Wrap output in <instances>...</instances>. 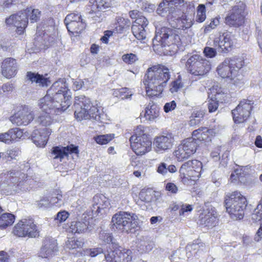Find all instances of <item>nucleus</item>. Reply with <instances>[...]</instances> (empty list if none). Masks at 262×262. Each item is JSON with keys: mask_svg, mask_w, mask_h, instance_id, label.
<instances>
[{"mask_svg": "<svg viewBox=\"0 0 262 262\" xmlns=\"http://www.w3.org/2000/svg\"><path fill=\"white\" fill-rule=\"evenodd\" d=\"M93 202L98 206L97 208L99 207L101 210L107 208L110 205L108 199L102 194L95 195L93 198Z\"/></svg>", "mask_w": 262, "mask_h": 262, "instance_id": "nucleus-32", "label": "nucleus"}, {"mask_svg": "<svg viewBox=\"0 0 262 262\" xmlns=\"http://www.w3.org/2000/svg\"><path fill=\"white\" fill-rule=\"evenodd\" d=\"M183 86V84L181 82L180 76H179L176 80L170 83L169 91L171 93H176L182 88Z\"/></svg>", "mask_w": 262, "mask_h": 262, "instance_id": "nucleus-47", "label": "nucleus"}, {"mask_svg": "<svg viewBox=\"0 0 262 262\" xmlns=\"http://www.w3.org/2000/svg\"><path fill=\"white\" fill-rule=\"evenodd\" d=\"M211 130L206 127H201L194 130L192 133V137H190L199 144L203 141L209 139V134Z\"/></svg>", "mask_w": 262, "mask_h": 262, "instance_id": "nucleus-26", "label": "nucleus"}, {"mask_svg": "<svg viewBox=\"0 0 262 262\" xmlns=\"http://www.w3.org/2000/svg\"><path fill=\"white\" fill-rule=\"evenodd\" d=\"M165 188L166 190L172 193H176L178 190L177 186L172 183H167Z\"/></svg>", "mask_w": 262, "mask_h": 262, "instance_id": "nucleus-63", "label": "nucleus"}, {"mask_svg": "<svg viewBox=\"0 0 262 262\" xmlns=\"http://www.w3.org/2000/svg\"><path fill=\"white\" fill-rule=\"evenodd\" d=\"M83 245V243L82 242L77 239H71V241H69L68 243L67 244V246L69 249L80 248L82 247Z\"/></svg>", "mask_w": 262, "mask_h": 262, "instance_id": "nucleus-56", "label": "nucleus"}, {"mask_svg": "<svg viewBox=\"0 0 262 262\" xmlns=\"http://www.w3.org/2000/svg\"><path fill=\"white\" fill-rule=\"evenodd\" d=\"M112 223L113 229L128 233L137 227L138 217L134 213L120 211L113 216Z\"/></svg>", "mask_w": 262, "mask_h": 262, "instance_id": "nucleus-4", "label": "nucleus"}, {"mask_svg": "<svg viewBox=\"0 0 262 262\" xmlns=\"http://www.w3.org/2000/svg\"><path fill=\"white\" fill-rule=\"evenodd\" d=\"M204 55L208 58H213L216 55V50L213 48L206 47L203 50Z\"/></svg>", "mask_w": 262, "mask_h": 262, "instance_id": "nucleus-55", "label": "nucleus"}, {"mask_svg": "<svg viewBox=\"0 0 262 262\" xmlns=\"http://www.w3.org/2000/svg\"><path fill=\"white\" fill-rule=\"evenodd\" d=\"M219 104L217 101L211 100L208 103V110L210 113L215 112L218 108Z\"/></svg>", "mask_w": 262, "mask_h": 262, "instance_id": "nucleus-64", "label": "nucleus"}, {"mask_svg": "<svg viewBox=\"0 0 262 262\" xmlns=\"http://www.w3.org/2000/svg\"><path fill=\"white\" fill-rule=\"evenodd\" d=\"M169 9L168 4L166 2H163L159 5V6L157 9V13L161 16H164Z\"/></svg>", "mask_w": 262, "mask_h": 262, "instance_id": "nucleus-54", "label": "nucleus"}, {"mask_svg": "<svg viewBox=\"0 0 262 262\" xmlns=\"http://www.w3.org/2000/svg\"><path fill=\"white\" fill-rule=\"evenodd\" d=\"M99 239L103 243H112L115 247L117 246L118 244L113 238L112 233H110L105 230H101L99 234Z\"/></svg>", "mask_w": 262, "mask_h": 262, "instance_id": "nucleus-34", "label": "nucleus"}, {"mask_svg": "<svg viewBox=\"0 0 262 262\" xmlns=\"http://www.w3.org/2000/svg\"><path fill=\"white\" fill-rule=\"evenodd\" d=\"M174 138L171 133H164L157 136L154 140L153 145L157 151H165L170 149L173 144Z\"/></svg>", "mask_w": 262, "mask_h": 262, "instance_id": "nucleus-20", "label": "nucleus"}, {"mask_svg": "<svg viewBox=\"0 0 262 262\" xmlns=\"http://www.w3.org/2000/svg\"><path fill=\"white\" fill-rule=\"evenodd\" d=\"M5 21L7 25L16 27L17 33L21 34L27 26V13H24V11L19 12L10 15Z\"/></svg>", "mask_w": 262, "mask_h": 262, "instance_id": "nucleus-18", "label": "nucleus"}, {"mask_svg": "<svg viewBox=\"0 0 262 262\" xmlns=\"http://www.w3.org/2000/svg\"><path fill=\"white\" fill-rule=\"evenodd\" d=\"M89 222L85 220L81 221H73L71 223L70 229L74 233H83L89 229Z\"/></svg>", "mask_w": 262, "mask_h": 262, "instance_id": "nucleus-29", "label": "nucleus"}, {"mask_svg": "<svg viewBox=\"0 0 262 262\" xmlns=\"http://www.w3.org/2000/svg\"><path fill=\"white\" fill-rule=\"evenodd\" d=\"M34 118V115L33 112L28 107L24 106L11 116L9 119L13 124L20 126L29 124Z\"/></svg>", "mask_w": 262, "mask_h": 262, "instance_id": "nucleus-14", "label": "nucleus"}, {"mask_svg": "<svg viewBox=\"0 0 262 262\" xmlns=\"http://www.w3.org/2000/svg\"><path fill=\"white\" fill-rule=\"evenodd\" d=\"M17 64L15 59L6 58L4 60L2 64V75L7 78L14 77L17 73Z\"/></svg>", "mask_w": 262, "mask_h": 262, "instance_id": "nucleus-25", "label": "nucleus"}, {"mask_svg": "<svg viewBox=\"0 0 262 262\" xmlns=\"http://www.w3.org/2000/svg\"><path fill=\"white\" fill-rule=\"evenodd\" d=\"M58 252L57 243L55 239L47 236L42 240V246L38 252V256L41 258H50Z\"/></svg>", "mask_w": 262, "mask_h": 262, "instance_id": "nucleus-15", "label": "nucleus"}, {"mask_svg": "<svg viewBox=\"0 0 262 262\" xmlns=\"http://www.w3.org/2000/svg\"><path fill=\"white\" fill-rule=\"evenodd\" d=\"M144 81L148 96H159L162 94L170 78L169 70L164 66L158 64L149 68Z\"/></svg>", "mask_w": 262, "mask_h": 262, "instance_id": "nucleus-2", "label": "nucleus"}, {"mask_svg": "<svg viewBox=\"0 0 262 262\" xmlns=\"http://www.w3.org/2000/svg\"><path fill=\"white\" fill-rule=\"evenodd\" d=\"M206 5L200 4L196 8V15L195 21L197 23H201L204 22L206 18Z\"/></svg>", "mask_w": 262, "mask_h": 262, "instance_id": "nucleus-40", "label": "nucleus"}, {"mask_svg": "<svg viewBox=\"0 0 262 262\" xmlns=\"http://www.w3.org/2000/svg\"><path fill=\"white\" fill-rule=\"evenodd\" d=\"M230 60V66L233 69L237 70V73L238 70L241 69L244 65V61L242 58L233 57L232 58H229Z\"/></svg>", "mask_w": 262, "mask_h": 262, "instance_id": "nucleus-42", "label": "nucleus"}, {"mask_svg": "<svg viewBox=\"0 0 262 262\" xmlns=\"http://www.w3.org/2000/svg\"><path fill=\"white\" fill-rule=\"evenodd\" d=\"M178 21L182 24L180 27L183 29L190 28L194 23V19L191 15L183 14Z\"/></svg>", "mask_w": 262, "mask_h": 262, "instance_id": "nucleus-39", "label": "nucleus"}, {"mask_svg": "<svg viewBox=\"0 0 262 262\" xmlns=\"http://www.w3.org/2000/svg\"><path fill=\"white\" fill-rule=\"evenodd\" d=\"M253 102L248 99L242 100L235 108L232 111L234 121L236 123L245 122L250 116Z\"/></svg>", "mask_w": 262, "mask_h": 262, "instance_id": "nucleus-10", "label": "nucleus"}, {"mask_svg": "<svg viewBox=\"0 0 262 262\" xmlns=\"http://www.w3.org/2000/svg\"><path fill=\"white\" fill-rule=\"evenodd\" d=\"M155 198V193L150 189L146 190H142L139 193V198L142 202L149 204L154 201Z\"/></svg>", "mask_w": 262, "mask_h": 262, "instance_id": "nucleus-35", "label": "nucleus"}, {"mask_svg": "<svg viewBox=\"0 0 262 262\" xmlns=\"http://www.w3.org/2000/svg\"><path fill=\"white\" fill-rule=\"evenodd\" d=\"M202 169V163L196 160L188 161L184 163L180 169V172L183 174V182L185 183L186 177L185 175L191 178L193 181L195 179L201 176V172Z\"/></svg>", "mask_w": 262, "mask_h": 262, "instance_id": "nucleus-12", "label": "nucleus"}, {"mask_svg": "<svg viewBox=\"0 0 262 262\" xmlns=\"http://www.w3.org/2000/svg\"><path fill=\"white\" fill-rule=\"evenodd\" d=\"M19 150L17 148L7 150L5 152H2V156L10 158L11 159H15L19 154Z\"/></svg>", "mask_w": 262, "mask_h": 262, "instance_id": "nucleus-53", "label": "nucleus"}, {"mask_svg": "<svg viewBox=\"0 0 262 262\" xmlns=\"http://www.w3.org/2000/svg\"><path fill=\"white\" fill-rule=\"evenodd\" d=\"M78 154V146L73 144L66 147L56 146L53 148L52 151L53 160L55 161L57 160L59 162H61L65 158L68 159L69 155H74L77 158Z\"/></svg>", "mask_w": 262, "mask_h": 262, "instance_id": "nucleus-16", "label": "nucleus"}, {"mask_svg": "<svg viewBox=\"0 0 262 262\" xmlns=\"http://www.w3.org/2000/svg\"><path fill=\"white\" fill-rule=\"evenodd\" d=\"M128 90L126 88H123L120 89L119 95L120 98H121V99L124 100L129 99L131 97L132 94L128 92Z\"/></svg>", "mask_w": 262, "mask_h": 262, "instance_id": "nucleus-59", "label": "nucleus"}, {"mask_svg": "<svg viewBox=\"0 0 262 262\" xmlns=\"http://www.w3.org/2000/svg\"><path fill=\"white\" fill-rule=\"evenodd\" d=\"M13 85L10 82L4 84L0 89V94L3 96H7L11 94L13 90Z\"/></svg>", "mask_w": 262, "mask_h": 262, "instance_id": "nucleus-50", "label": "nucleus"}, {"mask_svg": "<svg viewBox=\"0 0 262 262\" xmlns=\"http://www.w3.org/2000/svg\"><path fill=\"white\" fill-rule=\"evenodd\" d=\"M159 111L160 108L157 104L149 103L145 108L144 117L147 120H154L159 116Z\"/></svg>", "mask_w": 262, "mask_h": 262, "instance_id": "nucleus-28", "label": "nucleus"}, {"mask_svg": "<svg viewBox=\"0 0 262 262\" xmlns=\"http://www.w3.org/2000/svg\"><path fill=\"white\" fill-rule=\"evenodd\" d=\"M177 106V103L175 101L173 100L165 104L163 109L165 112L168 113L174 110Z\"/></svg>", "mask_w": 262, "mask_h": 262, "instance_id": "nucleus-58", "label": "nucleus"}, {"mask_svg": "<svg viewBox=\"0 0 262 262\" xmlns=\"http://www.w3.org/2000/svg\"><path fill=\"white\" fill-rule=\"evenodd\" d=\"M66 27L69 32L79 33L85 28V25L82 23L81 19L76 22L69 23Z\"/></svg>", "mask_w": 262, "mask_h": 262, "instance_id": "nucleus-33", "label": "nucleus"}, {"mask_svg": "<svg viewBox=\"0 0 262 262\" xmlns=\"http://www.w3.org/2000/svg\"><path fill=\"white\" fill-rule=\"evenodd\" d=\"M220 17L212 18L209 24L204 27V33H207L210 32L212 29H215L220 24Z\"/></svg>", "mask_w": 262, "mask_h": 262, "instance_id": "nucleus-49", "label": "nucleus"}, {"mask_svg": "<svg viewBox=\"0 0 262 262\" xmlns=\"http://www.w3.org/2000/svg\"><path fill=\"white\" fill-rule=\"evenodd\" d=\"M251 219L253 222H256L262 219V204H259L255 208L252 215Z\"/></svg>", "mask_w": 262, "mask_h": 262, "instance_id": "nucleus-45", "label": "nucleus"}, {"mask_svg": "<svg viewBox=\"0 0 262 262\" xmlns=\"http://www.w3.org/2000/svg\"><path fill=\"white\" fill-rule=\"evenodd\" d=\"M71 92L65 79H59L52 85L44 97L39 100V105L43 113L36 121L48 127L53 122L52 116L57 115L66 111L71 104Z\"/></svg>", "mask_w": 262, "mask_h": 262, "instance_id": "nucleus-1", "label": "nucleus"}, {"mask_svg": "<svg viewBox=\"0 0 262 262\" xmlns=\"http://www.w3.org/2000/svg\"><path fill=\"white\" fill-rule=\"evenodd\" d=\"M129 141L132 149L137 155H144L151 149V142L143 132L132 136Z\"/></svg>", "mask_w": 262, "mask_h": 262, "instance_id": "nucleus-8", "label": "nucleus"}, {"mask_svg": "<svg viewBox=\"0 0 262 262\" xmlns=\"http://www.w3.org/2000/svg\"><path fill=\"white\" fill-rule=\"evenodd\" d=\"M52 130L49 128L35 129L32 135L31 139L33 142L38 147H44L48 140Z\"/></svg>", "mask_w": 262, "mask_h": 262, "instance_id": "nucleus-24", "label": "nucleus"}, {"mask_svg": "<svg viewBox=\"0 0 262 262\" xmlns=\"http://www.w3.org/2000/svg\"><path fill=\"white\" fill-rule=\"evenodd\" d=\"M81 20V15L78 13H71L67 15L66 17L64 22L66 25L71 23L76 22Z\"/></svg>", "mask_w": 262, "mask_h": 262, "instance_id": "nucleus-52", "label": "nucleus"}, {"mask_svg": "<svg viewBox=\"0 0 262 262\" xmlns=\"http://www.w3.org/2000/svg\"><path fill=\"white\" fill-rule=\"evenodd\" d=\"M185 69L190 74L199 77L206 75L211 69V62L199 54H193L188 58Z\"/></svg>", "mask_w": 262, "mask_h": 262, "instance_id": "nucleus-5", "label": "nucleus"}, {"mask_svg": "<svg viewBox=\"0 0 262 262\" xmlns=\"http://www.w3.org/2000/svg\"><path fill=\"white\" fill-rule=\"evenodd\" d=\"M225 206L227 211L233 220H241L244 216V210L247 206V200L239 192L234 191L226 195Z\"/></svg>", "mask_w": 262, "mask_h": 262, "instance_id": "nucleus-3", "label": "nucleus"}, {"mask_svg": "<svg viewBox=\"0 0 262 262\" xmlns=\"http://www.w3.org/2000/svg\"><path fill=\"white\" fill-rule=\"evenodd\" d=\"M36 205L39 208H48L51 206L50 202L47 198H43L37 202Z\"/></svg>", "mask_w": 262, "mask_h": 262, "instance_id": "nucleus-60", "label": "nucleus"}, {"mask_svg": "<svg viewBox=\"0 0 262 262\" xmlns=\"http://www.w3.org/2000/svg\"><path fill=\"white\" fill-rule=\"evenodd\" d=\"M116 248L113 250L108 251L105 254V258L107 262H130L132 256L130 252H122L121 250Z\"/></svg>", "mask_w": 262, "mask_h": 262, "instance_id": "nucleus-23", "label": "nucleus"}, {"mask_svg": "<svg viewBox=\"0 0 262 262\" xmlns=\"http://www.w3.org/2000/svg\"><path fill=\"white\" fill-rule=\"evenodd\" d=\"M199 143L193 139L188 138L184 140L178 147L175 155L179 161H183L189 158L196 150Z\"/></svg>", "mask_w": 262, "mask_h": 262, "instance_id": "nucleus-9", "label": "nucleus"}, {"mask_svg": "<svg viewBox=\"0 0 262 262\" xmlns=\"http://www.w3.org/2000/svg\"><path fill=\"white\" fill-rule=\"evenodd\" d=\"M122 60L127 64H132L139 60L137 55L134 53H127L122 56Z\"/></svg>", "mask_w": 262, "mask_h": 262, "instance_id": "nucleus-43", "label": "nucleus"}, {"mask_svg": "<svg viewBox=\"0 0 262 262\" xmlns=\"http://www.w3.org/2000/svg\"><path fill=\"white\" fill-rule=\"evenodd\" d=\"M40 231L32 219H24L18 222L14 227L13 233L19 237H36Z\"/></svg>", "mask_w": 262, "mask_h": 262, "instance_id": "nucleus-7", "label": "nucleus"}, {"mask_svg": "<svg viewBox=\"0 0 262 262\" xmlns=\"http://www.w3.org/2000/svg\"><path fill=\"white\" fill-rule=\"evenodd\" d=\"M116 20L117 26L115 29L118 33H122L124 29L129 27L130 25V21L128 18L118 17Z\"/></svg>", "mask_w": 262, "mask_h": 262, "instance_id": "nucleus-38", "label": "nucleus"}, {"mask_svg": "<svg viewBox=\"0 0 262 262\" xmlns=\"http://www.w3.org/2000/svg\"><path fill=\"white\" fill-rule=\"evenodd\" d=\"M235 40L234 35L231 32H224L214 39L213 46L217 47L219 52L228 53L232 50Z\"/></svg>", "mask_w": 262, "mask_h": 262, "instance_id": "nucleus-13", "label": "nucleus"}, {"mask_svg": "<svg viewBox=\"0 0 262 262\" xmlns=\"http://www.w3.org/2000/svg\"><path fill=\"white\" fill-rule=\"evenodd\" d=\"M69 215V213L66 211H60L57 214L55 220L58 221L59 223H62L67 219Z\"/></svg>", "mask_w": 262, "mask_h": 262, "instance_id": "nucleus-57", "label": "nucleus"}, {"mask_svg": "<svg viewBox=\"0 0 262 262\" xmlns=\"http://www.w3.org/2000/svg\"><path fill=\"white\" fill-rule=\"evenodd\" d=\"M30 168V165L28 162H24L19 167V169H16L10 170L8 173V177L10 184H12V186H15L18 187H21L23 185L24 181L27 180L28 177V174L26 173ZM21 189V188H20Z\"/></svg>", "mask_w": 262, "mask_h": 262, "instance_id": "nucleus-11", "label": "nucleus"}, {"mask_svg": "<svg viewBox=\"0 0 262 262\" xmlns=\"http://www.w3.org/2000/svg\"><path fill=\"white\" fill-rule=\"evenodd\" d=\"M89 98L83 95H80L75 97V103L74 104V108L75 110L74 115L75 118L79 120L90 119V115L89 114V107L82 108L81 105L83 104H88Z\"/></svg>", "mask_w": 262, "mask_h": 262, "instance_id": "nucleus-19", "label": "nucleus"}, {"mask_svg": "<svg viewBox=\"0 0 262 262\" xmlns=\"http://www.w3.org/2000/svg\"><path fill=\"white\" fill-rule=\"evenodd\" d=\"M95 4L92 5L93 9H97L99 11H103L110 7V3L107 0H95Z\"/></svg>", "mask_w": 262, "mask_h": 262, "instance_id": "nucleus-46", "label": "nucleus"}, {"mask_svg": "<svg viewBox=\"0 0 262 262\" xmlns=\"http://www.w3.org/2000/svg\"><path fill=\"white\" fill-rule=\"evenodd\" d=\"M176 31L171 29V33L169 37V46L171 45H176L177 47L180 48L182 46L181 39L180 36L176 33Z\"/></svg>", "mask_w": 262, "mask_h": 262, "instance_id": "nucleus-41", "label": "nucleus"}, {"mask_svg": "<svg viewBox=\"0 0 262 262\" xmlns=\"http://www.w3.org/2000/svg\"><path fill=\"white\" fill-rule=\"evenodd\" d=\"M230 60L228 58H226L223 62L220 63L216 69L218 74L223 78H228L233 82L234 84L237 85L239 82L237 80L239 78H236L237 75V70L233 69L230 64Z\"/></svg>", "mask_w": 262, "mask_h": 262, "instance_id": "nucleus-17", "label": "nucleus"}, {"mask_svg": "<svg viewBox=\"0 0 262 262\" xmlns=\"http://www.w3.org/2000/svg\"><path fill=\"white\" fill-rule=\"evenodd\" d=\"M205 113L203 111L195 110L193 111L190 117L189 124L190 126H194L200 123L202 119L203 118Z\"/></svg>", "mask_w": 262, "mask_h": 262, "instance_id": "nucleus-37", "label": "nucleus"}, {"mask_svg": "<svg viewBox=\"0 0 262 262\" xmlns=\"http://www.w3.org/2000/svg\"><path fill=\"white\" fill-rule=\"evenodd\" d=\"M24 13H27V20L29 18L31 23L37 22L40 16V11L38 9H32L31 8L24 10Z\"/></svg>", "mask_w": 262, "mask_h": 262, "instance_id": "nucleus-36", "label": "nucleus"}, {"mask_svg": "<svg viewBox=\"0 0 262 262\" xmlns=\"http://www.w3.org/2000/svg\"><path fill=\"white\" fill-rule=\"evenodd\" d=\"M15 217L14 215L10 213H4L0 216V228L6 229L11 226L14 222Z\"/></svg>", "mask_w": 262, "mask_h": 262, "instance_id": "nucleus-30", "label": "nucleus"}, {"mask_svg": "<svg viewBox=\"0 0 262 262\" xmlns=\"http://www.w3.org/2000/svg\"><path fill=\"white\" fill-rule=\"evenodd\" d=\"M102 253H103V250L101 248L90 249L86 251V254H89L91 257L96 256Z\"/></svg>", "mask_w": 262, "mask_h": 262, "instance_id": "nucleus-61", "label": "nucleus"}, {"mask_svg": "<svg viewBox=\"0 0 262 262\" xmlns=\"http://www.w3.org/2000/svg\"><path fill=\"white\" fill-rule=\"evenodd\" d=\"M171 29L167 27L156 28L155 36L152 40L154 47L160 46L162 47L169 46V37Z\"/></svg>", "mask_w": 262, "mask_h": 262, "instance_id": "nucleus-21", "label": "nucleus"}, {"mask_svg": "<svg viewBox=\"0 0 262 262\" xmlns=\"http://www.w3.org/2000/svg\"><path fill=\"white\" fill-rule=\"evenodd\" d=\"M247 14L245 4L239 2L232 7L225 17V23L231 27H239L244 24Z\"/></svg>", "mask_w": 262, "mask_h": 262, "instance_id": "nucleus-6", "label": "nucleus"}, {"mask_svg": "<svg viewBox=\"0 0 262 262\" xmlns=\"http://www.w3.org/2000/svg\"><path fill=\"white\" fill-rule=\"evenodd\" d=\"M102 11H99L97 9H93L92 7L91 10L89 12V17L95 21H100L102 19Z\"/></svg>", "mask_w": 262, "mask_h": 262, "instance_id": "nucleus-51", "label": "nucleus"}, {"mask_svg": "<svg viewBox=\"0 0 262 262\" xmlns=\"http://www.w3.org/2000/svg\"><path fill=\"white\" fill-rule=\"evenodd\" d=\"M217 212L212 209L211 212H208L200 220V224L206 227L212 228L217 223Z\"/></svg>", "mask_w": 262, "mask_h": 262, "instance_id": "nucleus-27", "label": "nucleus"}, {"mask_svg": "<svg viewBox=\"0 0 262 262\" xmlns=\"http://www.w3.org/2000/svg\"><path fill=\"white\" fill-rule=\"evenodd\" d=\"M114 137V135L107 134L98 136L94 138L95 141L99 144H106L110 142Z\"/></svg>", "mask_w": 262, "mask_h": 262, "instance_id": "nucleus-48", "label": "nucleus"}, {"mask_svg": "<svg viewBox=\"0 0 262 262\" xmlns=\"http://www.w3.org/2000/svg\"><path fill=\"white\" fill-rule=\"evenodd\" d=\"M27 76L28 79L32 82H35L40 86H44L48 85V79L41 75L28 72Z\"/></svg>", "mask_w": 262, "mask_h": 262, "instance_id": "nucleus-31", "label": "nucleus"}, {"mask_svg": "<svg viewBox=\"0 0 262 262\" xmlns=\"http://www.w3.org/2000/svg\"><path fill=\"white\" fill-rule=\"evenodd\" d=\"M90 115V119L93 118L95 120L99 121L100 119V112L99 109L98 107L95 105H92L91 103L90 105V107L89 110Z\"/></svg>", "mask_w": 262, "mask_h": 262, "instance_id": "nucleus-44", "label": "nucleus"}, {"mask_svg": "<svg viewBox=\"0 0 262 262\" xmlns=\"http://www.w3.org/2000/svg\"><path fill=\"white\" fill-rule=\"evenodd\" d=\"M0 141L6 144H10L12 143L8 131L5 133L0 134Z\"/></svg>", "mask_w": 262, "mask_h": 262, "instance_id": "nucleus-62", "label": "nucleus"}, {"mask_svg": "<svg viewBox=\"0 0 262 262\" xmlns=\"http://www.w3.org/2000/svg\"><path fill=\"white\" fill-rule=\"evenodd\" d=\"M148 24L147 19L143 16L138 17L132 27V32L138 40H143L146 38L145 28Z\"/></svg>", "mask_w": 262, "mask_h": 262, "instance_id": "nucleus-22", "label": "nucleus"}]
</instances>
